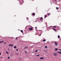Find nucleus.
Returning <instances> with one entry per match:
<instances>
[{
  "label": "nucleus",
  "instance_id": "nucleus-7",
  "mask_svg": "<svg viewBox=\"0 0 61 61\" xmlns=\"http://www.w3.org/2000/svg\"><path fill=\"white\" fill-rule=\"evenodd\" d=\"M44 59L43 57H41L40 58V59L42 60V59Z\"/></svg>",
  "mask_w": 61,
  "mask_h": 61
},
{
  "label": "nucleus",
  "instance_id": "nucleus-2",
  "mask_svg": "<svg viewBox=\"0 0 61 61\" xmlns=\"http://www.w3.org/2000/svg\"><path fill=\"white\" fill-rule=\"evenodd\" d=\"M55 45H56V46H57V45H58V43H57L56 42H55Z\"/></svg>",
  "mask_w": 61,
  "mask_h": 61
},
{
  "label": "nucleus",
  "instance_id": "nucleus-14",
  "mask_svg": "<svg viewBox=\"0 0 61 61\" xmlns=\"http://www.w3.org/2000/svg\"><path fill=\"white\" fill-rule=\"evenodd\" d=\"M38 51V50H36L34 51L35 52H37Z\"/></svg>",
  "mask_w": 61,
  "mask_h": 61
},
{
  "label": "nucleus",
  "instance_id": "nucleus-35",
  "mask_svg": "<svg viewBox=\"0 0 61 61\" xmlns=\"http://www.w3.org/2000/svg\"><path fill=\"white\" fill-rule=\"evenodd\" d=\"M8 50H9V49H8Z\"/></svg>",
  "mask_w": 61,
  "mask_h": 61
},
{
  "label": "nucleus",
  "instance_id": "nucleus-5",
  "mask_svg": "<svg viewBox=\"0 0 61 61\" xmlns=\"http://www.w3.org/2000/svg\"><path fill=\"white\" fill-rule=\"evenodd\" d=\"M53 54L54 55V56H57V54H56V53H54Z\"/></svg>",
  "mask_w": 61,
  "mask_h": 61
},
{
  "label": "nucleus",
  "instance_id": "nucleus-12",
  "mask_svg": "<svg viewBox=\"0 0 61 61\" xmlns=\"http://www.w3.org/2000/svg\"><path fill=\"white\" fill-rule=\"evenodd\" d=\"M55 50L56 51H57V50H58V49L57 48H55Z\"/></svg>",
  "mask_w": 61,
  "mask_h": 61
},
{
  "label": "nucleus",
  "instance_id": "nucleus-31",
  "mask_svg": "<svg viewBox=\"0 0 61 61\" xmlns=\"http://www.w3.org/2000/svg\"><path fill=\"white\" fill-rule=\"evenodd\" d=\"M26 54L27 53V51H26L25 52Z\"/></svg>",
  "mask_w": 61,
  "mask_h": 61
},
{
  "label": "nucleus",
  "instance_id": "nucleus-32",
  "mask_svg": "<svg viewBox=\"0 0 61 61\" xmlns=\"http://www.w3.org/2000/svg\"><path fill=\"white\" fill-rule=\"evenodd\" d=\"M55 1H56V2H57V0H55Z\"/></svg>",
  "mask_w": 61,
  "mask_h": 61
},
{
  "label": "nucleus",
  "instance_id": "nucleus-8",
  "mask_svg": "<svg viewBox=\"0 0 61 61\" xmlns=\"http://www.w3.org/2000/svg\"><path fill=\"white\" fill-rule=\"evenodd\" d=\"M28 47L25 46L24 47V49H26V48H27Z\"/></svg>",
  "mask_w": 61,
  "mask_h": 61
},
{
  "label": "nucleus",
  "instance_id": "nucleus-30",
  "mask_svg": "<svg viewBox=\"0 0 61 61\" xmlns=\"http://www.w3.org/2000/svg\"><path fill=\"white\" fill-rule=\"evenodd\" d=\"M35 28H36H36H37V27H35Z\"/></svg>",
  "mask_w": 61,
  "mask_h": 61
},
{
  "label": "nucleus",
  "instance_id": "nucleus-11",
  "mask_svg": "<svg viewBox=\"0 0 61 61\" xmlns=\"http://www.w3.org/2000/svg\"><path fill=\"white\" fill-rule=\"evenodd\" d=\"M4 41H0V43H3V42H4Z\"/></svg>",
  "mask_w": 61,
  "mask_h": 61
},
{
  "label": "nucleus",
  "instance_id": "nucleus-1",
  "mask_svg": "<svg viewBox=\"0 0 61 61\" xmlns=\"http://www.w3.org/2000/svg\"><path fill=\"white\" fill-rule=\"evenodd\" d=\"M33 29V28H29V30H32Z\"/></svg>",
  "mask_w": 61,
  "mask_h": 61
},
{
  "label": "nucleus",
  "instance_id": "nucleus-17",
  "mask_svg": "<svg viewBox=\"0 0 61 61\" xmlns=\"http://www.w3.org/2000/svg\"><path fill=\"white\" fill-rule=\"evenodd\" d=\"M47 15H50V13H47Z\"/></svg>",
  "mask_w": 61,
  "mask_h": 61
},
{
  "label": "nucleus",
  "instance_id": "nucleus-28",
  "mask_svg": "<svg viewBox=\"0 0 61 61\" xmlns=\"http://www.w3.org/2000/svg\"><path fill=\"white\" fill-rule=\"evenodd\" d=\"M16 55H18V53H17V54H16Z\"/></svg>",
  "mask_w": 61,
  "mask_h": 61
},
{
  "label": "nucleus",
  "instance_id": "nucleus-21",
  "mask_svg": "<svg viewBox=\"0 0 61 61\" xmlns=\"http://www.w3.org/2000/svg\"><path fill=\"white\" fill-rule=\"evenodd\" d=\"M45 48H47V46H45Z\"/></svg>",
  "mask_w": 61,
  "mask_h": 61
},
{
  "label": "nucleus",
  "instance_id": "nucleus-15",
  "mask_svg": "<svg viewBox=\"0 0 61 61\" xmlns=\"http://www.w3.org/2000/svg\"><path fill=\"white\" fill-rule=\"evenodd\" d=\"M6 54H7V55H8L9 53H8V52L6 51Z\"/></svg>",
  "mask_w": 61,
  "mask_h": 61
},
{
  "label": "nucleus",
  "instance_id": "nucleus-22",
  "mask_svg": "<svg viewBox=\"0 0 61 61\" xmlns=\"http://www.w3.org/2000/svg\"><path fill=\"white\" fill-rule=\"evenodd\" d=\"M16 46H15L14 47V48H16Z\"/></svg>",
  "mask_w": 61,
  "mask_h": 61
},
{
  "label": "nucleus",
  "instance_id": "nucleus-24",
  "mask_svg": "<svg viewBox=\"0 0 61 61\" xmlns=\"http://www.w3.org/2000/svg\"><path fill=\"white\" fill-rule=\"evenodd\" d=\"M39 56V55H37L36 56Z\"/></svg>",
  "mask_w": 61,
  "mask_h": 61
},
{
  "label": "nucleus",
  "instance_id": "nucleus-19",
  "mask_svg": "<svg viewBox=\"0 0 61 61\" xmlns=\"http://www.w3.org/2000/svg\"><path fill=\"white\" fill-rule=\"evenodd\" d=\"M56 9L57 10L58 9H59V8H58V7H56Z\"/></svg>",
  "mask_w": 61,
  "mask_h": 61
},
{
  "label": "nucleus",
  "instance_id": "nucleus-37",
  "mask_svg": "<svg viewBox=\"0 0 61 61\" xmlns=\"http://www.w3.org/2000/svg\"><path fill=\"white\" fill-rule=\"evenodd\" d=\"M1 58H2V57H1Z\"/></svg>",
  "mask_w": 61,
  "mask_h": 61
},
{
  "label": "nucleus",
  "instance_id": "nucleus-6",
  "mask_svg": "<svg viewBox=\"0 0 61 61\" xmlns=\"http://www.w3.org/2000/svg\"><path fill=\"white\" fill-rule=\"evenodd\" d=\"M57 52L58 53H59V54H61V52L60 51H58Z\"/></svg>",
  "mask_w": 61,
  "mask_h": 61
},
{
  "label": "nucleus",
  "instance_id": "nucleus-36",
  "mask_svg": "<svg viewBox=\"0 0 61 61\" xmlns=\"http://www.w3.org/2000/svg\"><path fill=\"white\" fill-rule=\"evenodd\" d=\"M51 4H52V2H51Z\"/></svg>",
  "mask_w": 61,
  "mask_h": 61
},
{
  "label": "nucleus",
  "instance_id": "nucleus-13",
  "mask_svg": "<svg viewBox=\"0 0 61 61\" xmlns=\"http://www.w3.org/2000/svg\"><path fill=\"white\" fill-rule=\"evenodd\" d=\"M53 28H56V26H53Z\"/></svg>",
  "mask_w": 61,
  "mask_h": 61
},
{
  "label": "nucleus",
  "instance_id": "nucleus-26",
  "mask_svg": "<svg viewBox=\"0 0 61 61\" xmlns=\"http://www.w3.org/2000/svg\"><path fill=\"white\" fill-rule=\"evenodd\" d=\"M8 59H9V58H10V57L9 56L8 57Z\"/></svg>",
  "mask_w": 61,
  "mask_h": 61
},
{
  "label": "nucleus",
  "instance_id": "nucleus-9",
  "mask_svg": "<svg viewBox=\"0 0 61 61\" xmlns=\"http://www.w3.org/2000/svg\"><path fill=\"white\" fill-rule=\"evenodd\" d=\"M42 19H43V17H41L40 18V20H42Z\"/></svg>",
  "mask_w": 61,
  "mask_h": 61
},
{
  "label": "nucleus",
  "instance_id": "nucleus-16",
  "mask_svg": "<svg viewBox=\"0 0 61 61\" xmlns=\"http://www.w3.org/2000/svg\"><path fill=\"white\" fill-rule=\"evenodd\" d=\"M20 31H21V32H22V33H23V30H20Z\"/></svg>",
  "mask_w": 61,
  "mask_h": 61
},
{
  "label": "nucleus",
  "instance_id": "nucleus-20",
  "mask_svg": "<svg viewBox=\"0 0 61 61\" xmlns=\"http://www.w3.org/2000/svg\"><path fill=\"white\" fill-rule=\"evenodd\" d=\"M58 38H60V37L59 36H58Z\"/></svg>",
  "mask_w": 61,
  "mask_h": 61
},
{
  "label": "nucleus",
  "instance_id": "nucleus-4",
  "mask_svg": "<svg viewBox=\"0 0 61 61\" xmlns=\"http://www.w3.org/2000/svg\"><path fill=\"white\" fill-rule=\"evenodd\" d=\"M32 15H34V16H35V13H33L31 14Z\"/></svg>",
  "mask_w": 61,
  "mask_h": 61
},
{
  "label": "nucleus",
  "instance_id": "nucleus-10",
  "mask_svg": "<svg viewBox=\"0 0 61 61\" xmlns=\"http://www.w3.org/2000/svg\"><path fill=\"white\" fill-rule=\"evenodd\" d=\"M52 29H53V30H54V31H56V30L54 28H53Z\"/></svg>",
  "mask_w": 61,
  "mask_h": 61
},
{
  "label": "nucleus",
  "instance_id": "nucleus-3",
  "mask_svg": "<svg viewBox=\"0 0 61 61\" xmlns=\"http://www.w3.org/2000/svg\"><path fill=\"white\" fill-rule=\"evenodd\" d=\"M9 46H13V44H10L9 45Z\"/></svg>",
  "mask_w": 61,
  "mask_h": 61
},
{
  "label": "nucleus",
  "instance_id": "nucleus-29",
  "mask_svg": "<svg viewBox=\"0 0 61 61\" xmlns=\"http://www.w3.org/2000/svg\"><path fill=\"white\" fill-rule=\"evenodd\" d=\"M59 50V51H61V49H60Z\"/></svg>",
  "mask_w": 61,
  "mask_h": 61
},
{
  "label": "nucleus",
  "instance_id": "nucleus-34",
  "mask_svg": "<svg viewBox=\"0 0 61 61\" xmlns=\"http://www.w3.org/2000/svg\"><path fill=\"white\" fill-rule=\"evenodd\" d=\"M6 44V43L5 42V43H4V44Z\"/></svg>",
  "mask_w": 61,
  "mask_h": 61
},
{
  "label": "nucleus",
  "instance_id": "nucleus-27",
  "mask_svg": "<svg viewBox=\"0 0 61 61\" xmlns=\"http://www.w3.org/2000/svg\"><path fill=\"white\" fill-rule=\"evenodd\" d=\"M17 39H18L17 38V37L15 39L17 40Z\"/></svg>",
  "mask_w": 61,
  "mask_h": 61
},
{
  "label": "nucleus",
  "instance_id": "nucleus-25",
  "mask_svg": "<svg viewBox=\"0 0 61 61\" xmlns=\"http://www.w3.org/2000/svg\"><path fill=\"white\" fill-rule=\"evenodd\" d=\"M16 51H18V49H16Z\"/></svg>",
  "mask_w": 61,
  "mask_h": 61
},
{
  "label": "nucleus",
  "instance_id": "nucleus-23",
  "mask_svg": "<svg viewBox=\"0 0 61 61\" xmlns=\"http://www.w3.org/2000/svg\"><path fill=\"white\" fill-rule=\"evenodd\" d=\"M46 17V15H45V17Z\"/></svg>",
  "mask_w": 61,
  "mask_h": 61
},
{
  "label": "nucleus",
  "instance_id": "nucleus-18",
  "mask_svg": "<svg viewBox=\"0 0 61 61\" xmlns=\"http://www.w3.org/2000/svg\"><path fill=\"white\" fill-rule=\"evenodd\" d=\"M46 41V40H43V42H45V41Z\"/></svg>",
  "mask_w": 61,
  "mask_h": 61
},
{
  "label": "nucleus",
  "instance_id": "nucleus-38",
  "mask_svg": "<svg viewBox=\"0 0 61 61\" xmlns=\"http://www.w3.org/2000/svg\"><path fill=\"white\" fill-rule=\"evenodd\" d=\"M0 48H1L0 47Z\"/></svg>",
  "mask_w": 61,
  "mask_h": 61
},
{
  "label": "nucleus",
  "instance_id": "nucleus-33",
  "mask_svg": "<svg viewBox=\"0 0 61 61\" xmlns=\"http://www.w3.org/2000/svg\"><path fill=\"white\" fill-rule=\"evenodd\" d=\"M1 53H0V56H1Z\"/></svg>",
  "mask_w": 61,
  "mask_h": 61
}]
</instances>
